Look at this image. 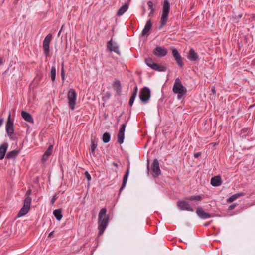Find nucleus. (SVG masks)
<instances>
[{
	"label": "nucleus",
	"mask_w": 255,
	"mask_h": 255,
	"mask_svg": "<svg viewBox=\"0 0 255 255\" xmlns=\"http://www.w3.org/2000/svg\"><path fill=\"white\" fill-rule=\"evenodd\" d=\"M109 216L107 214L106 208L101 209L98 215V236L103 234L109 223Z\"/></svg>",
	"instance_id": "f257e3e1"
},
{
	"label": "nucleus",
	"mask_w": 255,
	"mask_h": 255,
	"mask_svg": "<svg viewBox=\"0 0 255 255\" xmlns=\"http://www.w3.org/2000/svg\"><path fill=\"white\" fill-rule=\"evenodd\" d=\"M170 3L168 0H164L162 8V14L160 20V25L159 29H161L167 22L168 15L170 12Z\"/></svg>",
	"instance_id": "f03ea898"
},
{
	"label": "nucleus",
	"mask_w": 255,
	"mask_h": 255,
	"mask_svg": "<svg viewBox=\"0 0 255 255\" xmlns=\"http://www.w3.org/2000/svg\"><path fill=\"white\" fill-rule=\"evenodd\" d=\"M172 90L174 94H177V99L178 100L183 98L187 93L186 87L183 85L179 78L175 79Z\"/></svg>",
	"instance_id": "7ed1b4c3"
},
{
	"label": "nucleus",
	"mask_w": 255,
	"mask_h": 255,
	"mask_svg": "<svg viewBox=\"0 0 255 255\" xmlns=\"http://www.w3.org/2000/svg\"><path fill=\"white\" fill-rule=\"evenodd\" d=\"M5 130L8 136L11 140L14 141L17 139V137L14 132V124L13 122L11 119L10 112H9L6 123Z\"/></svg>",
	"instance_id": "20e7f679"
},
{
	"label": "nucleus",
	"mask_w": 255,
	"mask_h": 255,
	"mask_svg": "<svg viewBox=\"0 0 255 255\" xmlns=\"http://www.w3.org/2000/svg\"><path fill=\"white\" fill-rule=\"evenodd\" d=\"M77 94L75 89H70L67 93L68 106L71 110H74L75 107Z\"/></svg>",
	"instance_id": "39448f33"
},
{
	"label": "nucleus",
	"mask_w": 255,
	"mask_h": 255,
	"mask_svg": "<svg viewBox=\"0 0 255 255\" xmlns=\"http://www.w3.org/2000/svg\"><path fill=\"white\" fill-rule=\"evenodd\" d=\"M31 202V198L30 197H26L24 200L23 206L18 214V217L24 216L28 212L30 209Z\"/></svg>",
	"instance_id": "423d86ee"
},
{
	"label": "nucleus",
	"mask_w": 255,
	"mask_h": 255,
	"mask_svg": "<svg viewBox=\"0 0 255 255\" xmlns=\"http://www.w3.org/2000/svg\"><path fill=\"white\" fill-rule=\"evenodd\" d=\"M140 100L143 102H147L151 97L150 90L147 87H143L139 93Z\"/></svg>",
	"instance_id": "0eeeda50"
},
{
	"label": "nucleus",
	"mask_w": 255,
	"mask_h": 255,
	"mask_svg": "<svg viewBox=\"0 0 255 255\" xmlns=\"http://www.w3.org/2000/svg\"><path fill=\"white\" fill-rule=\"evenodd\" d=\"M107 48L109 51H113L119 55L121 54L118 44L114 41L112 38L107 42Z\"/></svg>",
	"instance_id": "6e6552de"
},
{
	"label": "nucleus",
	"mask_w": 255,
	"mask_h": 255,
	"mask_svg": "<svg viewBox=\"0 0 255 255\" xmlns=\"http://www.w3.org/2000/svg\"><path fill=\"white\" fill-rule=\"evenodd\" d=\"M52 38V34H48L44 38L43 43V49L44 54L47 56L49 55L50 49L49 45Z\"/></svg>",
	"instance_id": "1a4fd4ad"
},
{
	"label": "nucleus",
	"mask_w": 255,
	"mask_h": 255,
	"mask_svg": "<svg viewBox=\"0 0 255 255\" xmlns=\"http://www.w3.org/2000/svg\"><path fill=\"white\" fill-rule=\"evenodd\" d=\"M177 205L181 210L193 212V209L190 206L189 203L187 201L179 200L177 202Z\"/></svg>",
	"instance_id": "9d476101"
},
{
	"label": "nucleus",
	"mask_w": 255,
	"mask_h": 255,
	"mask_svg": "<svg viewBox=\"0 0 255 255\" xmlns=\"http://www.w3.org/2000/svg\"><path fill=\"white\" fill-rule=\"evenodd\" d=\"M151 169L153 172V176L157 177L161 174V170L159 167V163L157 159H154L151 165Z\"/></svg>",
	"instance_id": "9b49d317"
},
{
	"label": "nucleus",
	"mask_w": 255,
	"mask_h": 255,
	"mask_svg": "<svg viewBox=\"0 0 255 255\" xmlns=\"http://www.w3.org/2000/svg\"><path fill=\"white\" fill-rule=\"evenodd\" d=\"M167 48L160 46H157L153 51V53L157 57H162L167 55Z\"/></svg>",
	"instance_id": "f8f14e48"
},
{
	"label": "nucleus",
	"mask_w": 255,
	"mask_h": 255,
	"mask_svg": "<svg viewBox=\"0 0 255 255\" xmlns=\"http://www.w3.org/2000/svg\"><path fill=\"white\" fill-rule=\"evenodd\" d=\"M196 214L202 219H206L214 216L213 214L205 212L201 207L197 208Z\"/></svg>",
	"instance_id": "ddd939ff"
},
{
	"label": "nucleus",
	"mask_w": 255,
	"mask_h": 255,
	"mask_svg": "<svg viewBox=\"0 0 255 255\" xmlns=\"http://www.w3.org/2000/svg\"><path fill=\"white\" fill-rule=\"evenodd\" d=\"M172 52L173 56L175 60H176L177 64L181 68H182L184 64L182 62L181 56L180 54H179V52L175 48H173L172 49Z\"/></svg>",
	"instance_id": "4468645a"
},
{
	"label": "nucleus",
	"mask_w": 255,
	"mask_h": 255,
	"mask_svg": "<svg viewBox=\"0 0 255 255\" xmlns=\"http://www.w3.org/2000/svg\"><path fill=\"white\" fill-rule=\"evenodd\" d=\"M187 58L191 61H196L199 59V56L193 48H191L189 51Z\"/></svg>",
	"instance_id": "2eb2a0df"
},
{
	"label": "nucleus",
	"mask_w": 255,
	"mask_h": 255,
	"mask_svg": "<svg viewBox=\"0 0 255 255\" xmlns=\"http://www.w3.org/2000/svg\"><path fill=\"white\" fill-rule=\"evenodd\" d=\"M222 181L220 176H216L211 179V184L214 187H218L221 185Z\"/></svg>",
	"instance_id": "dca6fc26"
},
{
	"label": "nucleus",
	"mask_w": 255,
	"mask_h": 255,
	"mask_svg": "<svg viewBox=\"0 0 255 255\" xmlns=\"http://www.w3.org/2000/svg\"><path fill=\"white\" fill-rule=\"evenodd\" d=\"M152 27V23L150 20L147 21L142 31V35L143 36H147L149 34V31Z\"/></svg>",
	"instance_id": "f3484780"
},
{
	"label": "nucleus",
	"mask_w": 255,
	"mask_h": 255,
	"mask_svg": "<svg viewBox=\"0 0 255 255\" xmlns=\"http://www.w3.org/2000/svg\"><path fill=\"white\" fill-rule=\"evenodd\" d=\"M151 68L158 72H164L166 70L167 67L165 65L155 63L153 64V65H151Z\"/></svg>",
	"instance_id": "a211bd4d"
},
{
	"label": "nucleus",
	"mask_w": 255,
	"mask_h": 255,
	"mask_svg": "<svg viewBox=\"0 0 255 255\" xmlns=\"http://www.w3.org/2000/svg\"><path fill=\"white\" fill-rule=\"evenodd\" d=\"M129 166L128 167V168L127 170L126 173L124 176L123 179V183H122V185L121 188L119 189L120 193H121V191H122V190L125 187L127 182V181H128V176H129Z\"/></svg>",
	"instance_id": "6ab92c4d"
},
{
	"label": "nucleus",
	"mask_w": 255,
	"mask_h": 255,
	"mask_svg": "<svg viewBox=\"0 0 255 255\" xmlns=\"http://www.w3.org/2000/svg\"><path fill=\"white\" fill-rule=\"evenodd\" d=\"M97 147V139H94L91 140L90 148V154L91 155L95 156V149Z\"/></svg>",
	"instance_id": "aec40b11"
},
{
	"label": "nucleus",
	"mask_w": 255,
	"mask_h": 255,
	"mask_svg": "<svg viewBox=\"0 0 255 255\" xmlns=\"http://www.w3.org/2000/svg\"><path fill=\"white\" fill-rule=\"evenodd\" d=\"M8 145L7 143L3 144L0 146V159H3L5 155Z\"/></svg>",
	"instance_id": "412c9836"
},
{
	"label": "nucleus",
	"mask_w": 255,
	"mask_h": 255,
	"mask_svg": "<svg viewBox=\"0 0 255 255\" xmlns=\"http://www.w3.org/2000/svg\"><path fill=\"white\" fill-rule=\"evenodd\" d=\"M21 116L25 121L30 123H33L34 122L33 118L31 114L27 112L22 111L21 112Z\"/></svg>",
	"instance_id": "4be33fe9"
},
{
	"label": "nucleus",
	"mask_w": 255,
	"mask_h": 255,
	"mask_svg": "<svg viewBox=\"0 0 255 255\" xmlns=\"http://www.w3.org/2000/svg\"><path fill=\"white\" fill-rule=\"evenodd\" d=\"M113 86L117 94L118 95H120L122 90V87L120 81L119 80H116L114 82Z\"/></svg>",
	"instance_id": "5701e85b"
},
{
	"label": "nucleus",
	"mask_w": 255,
	"mask_h": 255,
	"mask_svg": "<svg viewBox=\"0 0 255 255\" xmlns=\"http://www.w3.org/2000/svg\"><path fill=\"white\" fill-rule=\"evenodd\" d=\"M128 8V4L127 3H125L117 11V15L118 16H122L125 12H126Z\"/></svg>",
	"instance_id": "b1692460"
},
{
	"label": "nucleus",
	"mask_w": 255,
	"mask_h": 255,
	"mask_svg": "<svg viewBox=\"0 0 255 255\" xmlns=\"http://www.w3.org/2000/svg\"><path fill=\"white\" fill-rule=\"evenodd\" d=\"M245 195V193L243 192H239L238 193H236L233 195H232L231 197H230L228 199H227V201L228 202H232L236 199H237L238 198L244 196Z\"/></svg>",
	"instance_id": "393cba45"
},
{
	"label": "nucleus",
	"mask_w": 255,
	"mask_h": 255,
	"mask_svg": "<svg viewBox=\"0 0 255 255\" xmlns=\"http://www.w3.org/2000/svg\"><path fill=\"white\" fill-rule=\"evenodd\" d=\"M53 213L55 218L58 221H60L62 219L63 215L62 214V210L61 209H57L54 210Z\"/></svg>",
	"instance_id": "a878e982"
},
{
	"label": "nucleus",
	"mask_w": 255,
	"mask_h": 255,
	"mask_svg": "<svg viewBox=\"0 0 255 255\" xmlns=\"http://www.w3.org/2000/svg\"><path fill=\"white\" fill-rule=\"evenodd\" d=\"M19 154V151L17 150H12L8 152L6 155V158L8 159H14L16 158Z\"/></svg>",
	"instance_id": "bb28decb"
},
{
	"label": "nucleus",
	"mask_w": 255,
	"mask_h": 255,
	"mask_svg": "<svg viewBox=\"0 0 255 255\" xmlns=\"http://www.w3.org/2000/svg\"><path fill=\"white\" fill-rule=\"evenodd\" d=\"M202 198V195H193L186 198V199L188 201H199Z\"/></svg>",
	"instance_id": "cd10ccee"
},
{
	"label": "nucleus",
	"mask_w": 255,
	"mask_h": 255,
	"mask_svg": "<svg viewBox=\"0 0 255 255\" xmlns=\"http://www.w3.org/2000/svg\"><path fill=\"white\" fill-rule=\"evenodd\" d=\"M50 74H51V80L54 84L56 80V67L55 66H52L50 70Z\"/></svg>",
	"instance_id": "c85d7f7f"
},
{
	"label": "nucleus",
	"mask_w": 255,
	"mask_h": 255,
	"mask_svg": "<svg viewBox=\"0 0 255 255\" xmlns=\"http://www.w3.org/2000/svg\"><path fill=\"white\" fill-rule=\"evenodd\" d=\"M111 139V135L109 132H105L103 134L102 140L104 143H108Z\"/></svg>",
	"instance_id": "c756f323"
},
{
	"label": "nucleus",
	"mask_w": 255,
	"mask_h": 255,
	"mask_svg": "<svg viewBox=\"0 0 255 255\" xmlns=\"http://www.w3.org/2000/svg\"><path fill=\"white\" fill-rule=\"evenodd\" d=\"M125 138V133L118 132V142L119 144H122L124 142Z\"/></svg>",
	"instance_id": "7c9ffc66"
},
{
	"label": "nucleus",
	"mask_w": 255,
	"mask_h": 255,
	"mask_svg": "<svg viewBox=\"0 0 255 255\" xmlns=\"http://www.w3.org/2000/svg\"><path fill=\"white\" fill-rule=\"evenodd\" d=\"M61 76L62 80L63 82H64L65 80L64 62H63L61 64Z\"/></svg>",
	"instance_id": "2f4dec72"
},
{
	"label": "nucleus",
	"mask_w": 255,
	"mask_h": 255,
	"mask_svg": "<svg viewBox=\"0 0 255 255\" xmlns=\"http://www.w3.org/2000/svg\"><path fill=\"white\" fill-rule=\"evenodd\" d=\"M145 63L147 66L151 68V65L154 64L155 63L153 62L152 59L149 58L145 59Z\"/></svg>",
	"instance_id": "473e14b6"
},
{
	"label": "nucleus",
	"mask_w": 255,
	"mask_h": 255,
	"mask_svg": "<svg viewBox=\"0 0 255 255\" xmlns=\"http://www.w3.org/2000/svg\"><path fill=\"white\" fill-rule=\"evenodd\" d=\"M128 122V120H125V122L121 125V127L120 128L119 132L125 133V128L127 126Z\"/></svg>",
	"instance_id": "72a5a7b5"
},
{
	"label": "nucleus",
	"mask_w": 255,
	"mask_h": 255,
	"mask_svg": "<svg viewBox=\"0 0 255 255\" xmlns=\"http://www.w3.org/2000/svg\"><path fill=\"white\" fill-rule=\"evenodd\" d=\"M136 97V95H135V93H132L131 96L129 101V105L130 106H132Z\"/></svg>",
	"instance_id": "f704fd0d"
},
{
	"label": "nucleus",
	"mask_w": 255,
	"mask_h": 255,
	"mask_svg": "<svg viewBox=\"0 0 255 255\" xmlns=\"http://www.w3.org/2000/svg\"><path fill=\"white\" fill-rule=\"evenodd\" d=\"M53 149V146L50 145L48 147V149L46 150V151L45 152V154L49 156L51 153Z\"/></svg>",
	"instance_id": "c9c22d12"
},
{
	"label": "nucleus",
	"mask_w": 255,
	"mask_h": 255,
	"mask_svg": "<svg viewBox=\"0 0 255 255\" xmlns=\"http://www.w3.org/2000/svg\"><path fill=\"white\" fill-rule=\"evenodd\" d=\"M111 96V94L109 92H107L102 98L103 100L105 101L108 100L110 98Z\"/></svg>",
	"instance_id": "e433bc0d"
},
{
	"label": "nucleus",
	"mask_w": 255,
	"mask_h": 255,
	"mask_svg": "<svg viewBox=\"0 0 255 255\" xmlns=\"http://www.w3.org/2000/svg\"><path fill=\"white\" fill-rule=\"evenodd\" d=\"M147 5L149 9H150V10H154V8L153 7V3L151 1H148L147 2Z\"/></svg>",
	"instance_id": "4c0bfd02"
},
{
	"label": "nucleus",
	"mask_w": 255,
	"mask_h": 255,
	"mask_svg": "<svg viewBox=\"0 0 255 255\" xmlns=\"http://www.w3.org/2000/svg\"><path fill=\"white\" fill-rule=\"evenodd\" d=\"M85 176L87 179L88 181H90L91 180V177L90 174L89 173L88 171H85Z\"/></svg>",
	"instance_id": "58836bf2"
},
{
	"label": "nucleus",
	"mask_w": 255,
	"mask_h": 255,
	"mask_svg": "<svg viewBox=\"0 0 255 255\" xmlns=\"http://www.w3.org/2000/svg\"><path fill=\"white\" fill-rule=\"evenodd\" d=\"M57 199V197L56 194H55L51 199V203L52 204H54L56 200Z\"/></svg>",
	"instance_id": "ea45409f"
},
{
	"label": "nucleus",
	"mask_w": 255,
	"mask_h": 255,
	"mask_svg": "<svg viewBox=\"0 0 255 255\" xmlns=\"http://www.w3.org/2000/svg\"><path fill=\"white\" fill-rule=\"evenodd\" d=\"M49 156L45 154V153H44L43 155V157H42V161H45L46 160H47Z\"/></svg>",
	"instance_id": "a19ab883"
},
{
	"label": "nucleus",
	"mask_w": 255,
	"mask_h": 255,
	"mask_svg": "<svg viewBox=\"0 0 255 255\" xmlns=\"http://www.w3.org/2000/svg\"><path fill=\"white\" fill-rule=\"evenodd\" d=\"M237 204L236 203H233V204H231L229 207V209L231 210H233L237 206Z\"/></svg>",
	"instance_id": "79ce46f5"
},
{
	"label": "nucleus",
	"mask_w": 255,
	"mask_h": 255,
	"mask_svg": "<svg viewBox=\"0 0 255 255\" xmlns=\"http://www.w3.org/2000/svg\"><path fill=\"white\" fill-rule=\"evenodd\" d=\"M32 194V191L31 189H28L26 193V196L27 197H30L29 196Z\"/></svg>",
	"instance_id": "37998d69"
},
{
	"label": "nucleus",
	"mask_w": 255,
	"mask_h": 255,
	"mask_svg": "<svg viewBox=\"0 0 255 255\" xmlns=\"http://www.w3.org/2000/svg\"><path fill=\"white\" fill-rule=\"evenodd\" d=\"M200 155H201V153H200V152H197V153H195L194 154V157L195 158H198Z\"/></svg>",
	"instance_id": "c03bdc74"
},
{
	"label": "nucleus",
	"mask_w": 255,
	"mask_h": 255,
	"mask_svg": "<svg viewBox=\"0 0 255 255\" xmlns=\"http://www.w3.org/2000/svg\"><path fill=\"white\" fill-rule=\"evenodd\" d=\"M137 91H138V87H137V86H135V87L134 88V91L132 93H135V95L137 96Z\"/></svg>",
	"instance_id": "a18cd8bd"
},
{
	"label": "nucleus",
	"mask_w": 255,
	"mask_h": 255,
	"mask_svg": "<svg viewBox=\"0 0 255 255\" xmlns=\"http://www.w3.org/2000/svg\"><path fill=\"white\" fill-rule=\"evenodd\" d=\"M154 12V10H150V11L148 14V16L149 17L152 16L153 15Z\"/></svg>",
	"instance_id": "49530a36"
},
{
	"label": "nucleus",
	"mask_w": 255,
	"mask_h": 255,
	"mask_svg": "<svg viewBox=\"0 0 255 255\" xmlns=\"http://www.w3.org/2000/svg\"><path fill=\"white\" fill-rule=\"evenodd\" d=\"M4 122V119L3 118H0V127L2 125Z\"/></svg>",
	"instance_id": "de8ad7c7"
},
{
	"label": "nucleus",
	"mask_w": 255,
	"mask_h": 255,
	"mask_svg": "<svg viewBox=\"0 0 255 255\" xmlns=\"http://www.w3.org/2000/svg\"><path fill=\"white\" fill-rule=\"evenodd\" d=\"M212 221L204 223V226L207 227L209 225Z\"/></svg>",
	"instance_id": "09e8293b"
},
{
	"label": "nucleus",
	"mask_w": 255,
	"mask_h": 255,
	"mask_svg": "<svg viewBox=\"0 0 255 255\" xmlns=\"http://www.w3.org/2000/svg\"><path fill=\"white\" fill-rule=\"evenodd\" d=\"M123 113H123H122L121 114V115H120L118 117V118L117 119V122H119V121H120V117L122 116Z\"/></svg>",
	"instance_id": "8fccbe9b"
},
{
	"label": "nucleus",
	"mask_w": 255,
	"mask_h": 255,
	"mask_svg": "<svg viewBox=\"0 0 255 255\" xmlns=\"http://www.w3.org/2000/svg\"><path fill=\"white\" fill-rule=\"evenodd\" d=\"M113 165L116 167H118V164L117 162H114Z\"/></svg>",
	"instance_id": "3c124183"
},
{
	"label": "nucleus",
	"mask_w": 255,
	"mask_h": 255,
	"mask_svg": "<svg viewBox=\"0 0 255 255\" xmlns=\"http://www.w3.org/2000/svg\"><path fill=\"white\" fill-rule=\"evenodd\" d=\"M53 231L51 232L49 234V236H48V237H51L53 235Z\"/></svg>",
	"instance_id": "603ef678"
},
{
	"label": "nucleus",
	"mask_w": 255,
	"mask_h": 255,
	"mask_svg": "<svg viewBox=\"0 0 255 255\" xmlns=\"http://www.w3.org/2000/svg\"><path fill=\"white\" fill-rule=\"evenodd\" d=\"M212 92L213 93H215V88H213L212 89Z\"/></svg>",
	"instance_id": "864d4df0"
},
{
	"label": "nucleus",
	"mask_w": 255,
	"mask_h": 255,
	"mask_svg": "<svg viewBox=\"0 0 255 255\" xmlns=\"http://www.w3.org/2000/svg\"><path fill=\"white\" fill-rule=\"evenodd\" d=\"M147 168L148 171H149V162H148L147 166Z\"/></svg>",
	"instance_id": "5fc2aeb1"
},
{
	"label": "nucleus",
	"mask_w": 255,
	"mask_h": 255,
	"mask_svg": "<svg viewBox=\"0 0 255 255\" xmlns=\"http://www.w3.org/2000/svg\"><path fill=\"white\" fill-rule=\"evenodd\" d=\"M15 0L17 1H19V0Z\"/></svg>",
	"instance_id": "6e6d98bb"
}]
</instances>
